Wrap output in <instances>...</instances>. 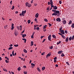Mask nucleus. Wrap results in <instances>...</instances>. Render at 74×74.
I'll return each mask as SVG.
<instances>
[{
  "mask_svg": "<svg viewBox=\"0 0 74 74\" xmlns=\"http://www.w3.org/2000/svg\"><path fill=\"white\" fill-rule=\"evenodd\" d=\"M44 53H42L41 55H44Z\"/></svg>",
  "mask_w": 74,
  "mask_h": 74,
  "instance_id": "obj_58",
  "label": "nucleus"
},
{
  "mask_svg": "<svg viewBox=\"0 0 74 74\" xmlns=\"http://www.w3.org/2000/svg\"><path fill=\"white\" fill-rule=\"evenodd\" d=\"M45 67L43 66L42 67V70L43 71V70H45Z\"/></svg>",
  "mask_w": 74,
  "mask_h": 74,
  "instance_id": "obj_20",
  "label": "nucleus"
},
{
  "mask_svg": "<svg viewBox=\"0 0 74 74\" xmlns=\"http://www.w3.org/2000/svg\"><path fill=\"white\" fill-rule=\"evenodd\" d=\"M17 28L18 30H19V26H17Z\"/></svg>",
  "mask_w": 74,
  "mask_h": 74,
  "instance_id": "obj_42",
  "label": "nucleus"
},
{
  "mask_svg": "<svg viewBox=\"0 0 74 74\" xmlns=\"http://www.w3.org/2000/svg\"><path fill=\"white\" fill-rule=\"evenodd\" d=\"M60 13V12L59 11L56 10V13H54L52 14V16H53V15H55V16H56L58 15L57 14H59Z\"/></svg>",
  "mask_w": 74,
  "mask_h": 74,
  "instance_id": "obj_1",
  "label": "nucleus"
},
{
  "mask_svg": "<svg viewBox=\"0 0 74 74\" xmlns=\"http://www.w3.org/2000/svg\"><path fill=\"white\" fill-rule=\"evenodd\" d=\"M31 64L32 66H35V65H34V64H33V63H31Z\"/></svg>",
  "mask_w": 74,
  "mask_h": 74,
  "instance_id": "obj_43",
  "label": "nucleus"
},
{
  "mask_svg": "<svg viewBox=\"0 0 74 74\" xmlns=\"http://www.w3.org/2000/svg\"><path fill=\"white\" fill-rule=\"evenodd\" d=\"M34 35H32V36H31V38H34Z\"/></svg>",
  "mask_w": 74,
  "mask_h": 74,
  "instance_id": "obj_50",
  "label": "nucleus"
},
{
  "mask_svg": "<svg viewBox=\"0 0 74 74\" xmlns=\"http://www.w3.org/2000/svg\"><path fill=\"white\" fill-rule=\"evenodd\" d=\"M61 33L62 34H64V31L63 30H61Z\"/></svg>",
  "mask_w": 74,
  "mask_h": 74,
  "instance_id": "obj_11",
  "label": "nucleus"
},
{
  "mask_svg": "<svg viewBox=\"0 0 74 74\" xmlns=\"http://www.w3.org/2000/svg\"><path fill=\"white\" fill-rule=\"evenodd\" d=\"M12 1H11L10 2V3L11 5H12Z\"/></svg>",
  "mask_w": 74,
  "mask_h": 74,
  "instance_id": "obj_54",
  "label": "nucleus"
},
{
  "mask_svg": "<svg viewBox=\"0 0 74 74\" xmlns=\"http://www.w3.org/2000/svg\"><path fill=\"white\" fill-rule=\"evenodd\" d=\"M48 39L49 41H51V35H49L48 37Z\"/></svg>",
  "mask_w": 74,
  "mask_h": 74,
  "instance_id": "obj_4",
  "label": "nucleus"
},
{
  "mask_svg": "<svg viewBox=\"0 0 74 74\" xmlns=\"http://www.w3.org/2000/svg\"><path fill=\"white\" fill-rule=\"evenodd\" d=\"M74 39V36L73 35L72 36V40H73Z\"/></svg>",
  "mask_w": 74,
  "mask_h": 74,
  "instance_id": "obj_48",
  "label": "nucleus"
},
{
  "mask_svg": "<svg viewBox=\"0 0 74 74\" xmlns=\"http://www.w3.org/2000/svg\"><path fill=\"white\" fill-rule=\"evenodd\" d=\"M14 8H15V7L14 6H13L12 7V8L11 9V10H13L14 9Z\"/></svg>",
  "mask_w": 74,
  "mask_h": 74,
  "instance_id": "obj_37",
  "label": "nucleus"
},
{
  "mask_svg": "<svg viewBox=\"0 0 74 74\" xmlns=\"http://www.w3.org/2000/svg\"><path fill=\"white\" fill-rule=\"evenodd\" d=\"M62 22L64 25L66 24V20H64V21H62Z\"/></svg>",
  "mask_w": 74,
  "mask_h": 74,
  "instance_id": "obj_13",
  "label": "nucleus"
},
{
  "mask_svg": "<svg viewBox=\"0 0 74 74\" xmlns=\"http://www.w3.org/2000/svg\"><path fill=\"white\" fill-rule=\"evenodd\" d=\"M55 66H56V67H58V65L56 64L55 65Z\"/></svg>",
  "mask_w": 74,
  "mask_h": 74,
  "instance_id": "obj_57",
  "label": "nucleus"
},
{
  "mask_svg": "<svg viewBox=\"0 0 74 74\" xmlns=\"http://www.w3.org/2000/svg\"><path fill=\"white\" fill-rule=\"evenodd\" d=\"M3 71H6V72H7V71H8L7 70H6L5 69H4V68L3 69Z\"/></svg>",
  "mask_w": 74,
  "mask_h": 74,
  "instance_id": "obj_30",
  "label": "nucleus"
},
{
  "mask_svg": "<svg viewBox=\"0 0 74 74\" xmlns=\"http://www.w3.org/2000/svg\"><path fill=\"white\" fill-rule=\"evenodd\" d=\"M23 67H24V68H26V66L24 65L23 66Z\"/></svg>",
  "mask_w": 74,
  "mask_h": 74,
  "instance_id": "obj_64",
  "label": "nucleus"
},
{
  "mask_svg": "<svg viewBox=\"0 0 74 74\" xmlns=\"http://www.w3.org/2000/svg\"><path fill=\"white\" fill-rule=\"evenodd\" d=\"M5 62L6 63H9V62L8 61H7V60H5Z\"/></svg>",
  "mask_w": 74,
  "mask_h": 74,
  "instance_id": "obj_53",
  "label": "nucleus"
},
{
  "mask_svg": "<svg viewBox=\"0 0 74 74\" xmlns=\"http://www.w3.org/2000/svg\"><path fill=\"white\" fill-rule=\"evenodd\" d=\"M14 29V27H12L11 28V29L12 30H13V29Z\"/></svg>",
  "mask_w": 74,
  "mask_h": 74,
  "instance_id": "obj_40",
  "label": "nucleus"
},
{
  "mask_svg": "<svg viewBox=\"0 0 74 74\" xmlns=\"http://www.w3.org/2000/svg\"><path fill=\"white\" fill-rule=\"evenodd\" d=\"M30 22H31V21L30 20H28L27 21V22L28 23V24H29V23H30Z\"/></svg>",
  "mask_w": 74,
  "mask_h": 74,
  "instance_id": "obj_35",
  "label": "nucleus"
},
{
  "mask_svg": "<svg viewBox=\"0 0 74 74\" xmlns=\"http://www.w3.org/2000/svg\"><path fill=\"white\" fill-rule=\"evenodd\" d=\"M10 47H12V44H11L10 45Z\"/></svg>",
  "mask_w": 74,
  "mask_h": 74,
  "instance_id": "obj_60",
  "label": "nucleus"
},
{
  "mask_svg": "<svg viewBox=\"0 0 74 74\" xmlns=\"http://www.w3.org/2000/svg\"><path fill=\"white\" fill-rule=\"evenodd\" d=\"M36 29L37 30H39L40 28H39V27H37Z\"/></svg>",
  "mask_w": 74,
  "mask_h": 74,
  "instance_id": "obj_51",
  "label": "nucleus"
},
{
  "mask_svg": "<svg viewBox=\"0 0 74 74\" xmlns=\"http://www.w3.org/2000/svg\"><path fill=\"white\" fill-rule=\"evenodd\" d=\"M62 27H61L59 29L60 30H62Z\"/></svg>",
  "mask_w": 74,
  "mask_h": 74,
  "instance_id": "obj_47",
  "label": "nucleus"
},
{
  "mask_svg": "<svg viewBox=\"0 0 74 74\" xmlns=\"http://www.w3.org/2000/svg\"><path fill=\"white\" fill-rule=\"evenodd\" d=\"M50 2L51 5H53V2L52 1V0H50Z\"/></svg>",
  "mask_w": 74,
  "mask_h": 74,
  "instance_id": "obj_10",
  "label": "nucleus"
},
{
  "mask_svg": "<svg viewBox=\"0 0 74 74\" xmlns=\"http://www.w3.org/2000/svg\"><path fill=\"white\" fill-rule=\"evenodd\" d=\"M53 38H56V37L55 35H53L52 36Z\"/></svg>",
  "mask_w": 74,
  "mask_h": 74,
  "instance_id": "obj_15",
  "label": "nucleus"
},
{
  "mask_svg": "<svg viewBox=\"0 0 74 74\" xmlns=\"http://www.w3.org/2000/svg\"><path fill=\"white\" fill-rule=\"evenodd\" d=\"M66 63L67 64H68V66H70V64H69V62H66Z\"/></svg>",
  "mask_w": 74,
  "mask_h": 74,
  "instance_id": "obj_41",
  "label": "nucleus"
},
{
  "mask_svg": "<svg viewBox=\"0 0 74 74\" xmlns=\"http://www.w3.org/2000/svg\"><path fill=\"white\" fill-rule=\"evenodd\" d=\"M12 54L13 56H15V55L14 54V51H13L12 52Z\"/></svg>",
  "mask_w": 74,
  "mask_h": 74,
  "instance_id": "obj_32",
  "label": "nucleus"
},
{
  "mask_svg": "<svg viewBox=\"0 0 74 74\" xmlns=\"http://www.w3.org/2000/svg\"><path fill=\"white\" fill-rule=\"evenodd\" d=\"M61 36H62V38H63L65 39V36H64V35L62 34V35H61Z\"/></svg>",
  "mask_w": 74,
  "mask_h": 74,
  "instance_id": "obj_18",
  "label": "nucleus"
},
{
  "mask_svg": "<svg viewBox=\"0 0 74 74\" xmlns=\"http://www.w3.org/2000/svg\"><path fill=\"white\" fill-rule=\"evenodd\" d=\"M13 48L12 47H10L8 48V50H10V49H12Z\"/></svg>",
  "mask_w": 74,
  "mask_h": 74,
  "instance_id": "obj_29",
  "label": "nucleus"
},
{
  "mask_svg": "<svg viewBox=\"0 0 74 74\" xmlns=\"http://www.w3.org/2000/svg\"><path fill=\"white\" fill-rule=\"evenodd\" d=\"M17 70H18V71H20V70H21V67H18V69H17Z\"/></svg>",
  "mask_w": 74,
  "mask_h": 74,
  "instance_id": "obj_19",
  "label": "nucleus"
},
{
  "mask_svg": "<svg viewBox=\"0 0 74 74\" xmlns=\"http://www.w3.org/2000/svg\"><path fill=\"white\" fill-rule=\"evenodd\" d=\"M47 25H46L45 26H44L43 27V29H45V28L47 27Z\"/></svg>",
  "mask_w": 74,
  "mask_h": 74,
  "instance_id": "obj_17",
  "label": "nucleus"
},
{
  "mask_svg": "<svg viewBox=\"0 0 74 74\" xmlns=\"http://www.w3.org/2000/svg\"><path fill=\"white\" fill-rule=\"evenodd\" d=\"M65 33L67 34V30L65 31Z\"/></svg>",
  "mask_w": 74,
  "mask_h": 74,
  "instance_id": "obj_55",
  "label": "nucleus"
},
{
  "mask_svg": "<svg viewBox=\"0 0 74 74\" xmlns=\"http://www.w3.org/2000/svg\"><path fill=\"white\" fill-rule=\"evenodd\" d=\"M48 5H50V4H51V3H50V2L48 1Z\"/></svg>",
  "mask_w": 74,
  "mask_h": 74,
  "instance_id": "obj_52",
  "label": "nucleus"
},
{
  "mask_svg": "<svg viewBox=\"0 0 74 74\" xmlns=\"http://www.w3.org/2000/svg\"><path fill=\"white\" fill-rule=\"evenodd\" d=\"M18 44H17L16 45H14V47H18Z\"/></svg>",
  "mask_w": 74,
  "mask_h": 74,
  "instance_id": "obj_31",
  "label": "nucleus"
},
{
  "mask_svg": "<svg viewBox=\"0 0 74 74\" xmlns=\"http://www.w3.org/2000/svg\"><path fill=\"white\" fill-rule=\"evenodd\" d=\"M71 27H72V28H74V24H72V25H71Z\"/></svg>",
  "mask_w": 74,
  "mask_h": 74,
  "instance_id": "obj_22",
  "label": "nucleus"
},
{
  "mask_svg": "<svg viewBox=\"0 0 74 74\" xmlns=\"http://www.w3.org/2000/svg\"><path fill=\"white\" fill-rule=\"evenodd\" d=\"M20 30H22V25L20 26Z\"/></svg>",
  "mask_w": 74,
  "mask_h": 74,
  "instance_id": "obj_36",
  "label": "nucleus"
},
{
  "mask_svg": "<svg viewBox=\"0 0 74 74\" xmlns=\"http://www.w3.org/2000/svg\"><path fill=\"white\" fill-rule=\"evenodd\" d=\"M45 40H46V39H44L43 40V41L42 42H44L45 41Z\"/></svg>",
  "mask_w": 74,
  "mask_h": 74,
  "instance_id": "obj_45",
  "label": "nucleus"
},
{
  "mask_svg": "<svg viewBox=\"0 0 74 74\" xmlns=\"http://www.w3.org/2000/svg\"><path fill=\"white\" fill-rule=\"evenodd\" d=\"M37 19L36 18H35V22H36V21H37Z\"/></svg>",
  "mask_w": 74,
  "mask_h": 74,
  "instance_id": "obj_63",
  "label": "nucleus"
},
{
  "mask_svg": "<svg viewBox=\"0 0 74 74\" xmlns=\"http://www.w3.org/2000/svg\"><path fill=\"white\" fill-rule=\"evenodd\" d=\"M61 56H62V57H63V56H64V55L63 53H62Z\"/></svg>",
  "mask_w": 74,
  "mask_h": 74,
  "instance_id": "obj_24",
  "label": "nucleus"
},
{
  "mask_svg": "<svg viewBox=\"0 0 74 74\" xmlns=\"http://www.w3.org/2000/svg\"><path fill=\"white\" fill-rule=\"evenodd\" d=\"M69 41H71V40H72V37L71 36L69 38Z\"/></svg>",
  "mask_w": 74,
  "mask_h": 74,
  "instance_id": "obj_28",
  "label": "nucleus"
},
{
  "mask_svg": "<svg viewBox=\"0 0 74 74\" xmlns=\"http://www.w3.org/2000/svg\"><path fill=\"white\" fill-rule=\"evenodd\" d=\"M14 34L15 35V36H17V35H18V32H17V31H15L14 32Z\"/></svg>",
  "mask_w": 74,
  "mask_h": 74,
  "instance_id": "obj_7",
  "label": "nucleus"
},
{
  "mask_svg": "<svg viewBox=\"0 0 74 74\" xmlns=\"http://www.w3.org/2000/svg\"><path fill=\"white\" fill-rule=\"evenodd\" d=\"M37 69L38 70V71H39V72H40V69L39 68H37Z\"/></svg>",
  "mask_w": 74,
  "mask_h": 74,
  "instance_id": "obj_33",
  "label": "nucleus"
},
{
  "mask_svg": "<svg viewBox=\"0 0 74 74\" xmlns=\"http://www.w3.org/2000/svg\"><path fill=\"white\" fill-rule=\"evenodd\" d=\"M56 21H58V22H60L61 21V20H60V18H57L56 19Z\"/></svg>",
  "mask_w": 74,
  "mask_h": 74,
  "instance_id": "obj_5",
  "label": "nucleus"
},
{
  "mask_svg": "<svg viewBox=\"0 0 74 74\" xmlns=\"http://www.w3.org/2000/svg\"><path fill=\"white\" fill-rule=\"evenodd\" d=\"M15 14H18V12L16 11L15 12Z\"/></svg>",
  "mask_w": 74,
  "mask_h": 74,
  "instance_id": "obj_59",
  "label": "nucleus"
},
{
  "mask_svg": "<svg viewBox=\"0 0 74 74\" xmlns=\"http://www.w3.org/2000/svg\"><path fill=\"white\" fill-rule=\"evenodd\" d=\"M25 5L26 7H32V5L29 3H28V2H26L25 3Z\"/></svg>",
  "mask_w": 74,
  "mask_h": 74,
  "instance_id": "obj_2",
  "label": "nucleus"
},
{
  "mask_svg": "<svg viewBox=\"0 0 74 74\" xmlns=\"http://www.w3.org/2000/svg\"><path fill=\"white\" fill-rule=\"evenodd\" d=\"M26 36V34H23L22 35V37L23 38H25V37Z\"/></svg>",
  "mask_w": 74,
  "mask_h": 74,
  "instance_id": "obj_16",
  "label": "nucleus"
},
{
  "mask_svg": "<svg viewBox=\"0 0 74 74\" xmlns=\"http://www.w3.org/2000/svg\"><path fill=\"white\" fill-rule=\"evenodd\" d=\"M48 25H49V27H51V24L50 23H48Z\"/></svg>",
  "mask_w": 74,
  "mask_h": 74,
  "instance_id": "obj_46",
  "label": "nucleus"
},
{
  "mask_svg": "<svg viewBox=\"0 0 74 74\" xmlns=\"http://www.w3.org/2000/svg\"><path fill=\"white\" fill-rule=\"evenodd\" d=\"M61 43V41H59V42H57V45H59Z\"/></svg>",
  "mask_w": 74,
  "mask_h": 74,
  "instance_id": "obj_23",
  "label": "nucleus"
},
{
  "mask_svg": "<svg viewBox=\"0 0 74 74\" xmlns=\"http://www.w3.org/2000/svg\"><path fill=\"white\" fill-rule=\"evenodd\" d=\"M52 11L53 12H54L56 13V10H52Z\"/></svg>",
  "mask_w": 74,
  "mask_h": 74,
  "instance_id": "obj_38",
  "label": "nucleus"
},
{
  "mask_svg": "<svg viewBox=\"0 0 74 74\" xmlns=\"http://www.w3.org/2000/svg\"><path fill=\"white\" fill-rule=\"evenodd\" d=\"M24 73L25 74H27V72H26V71H25L24 72Z\"/></svg>",
  "mask_w": 74,
  "mask_h": 74,
  "instance_id": "obj_39",
  "label": "nucleus"
},
{
  "mask_svg": "<svg viewBox=\"0 0 74 74\" xmlns=\"http://www.w3.org/2000/svg\"><path fill=\"white\" fill-rule=\"evenodd\" d=\"M44 21L45 22H48V20H47V19L46 18H45L44 19Z\"/></svg>",
  "mask_w": 74,
  "mask_h": 74,
  "instance_id": "obj_34",
  "label": "nucleus"
},
{
  "mask_svg": "<svg viewBox=\"0 0 74 74\" xmlns=\"http://www.w3.org/2000/svg\"><path fill=\"white\" fill-rule=\"evenodd\" d=\"M38 15H39V14H38V13H36V14L35 15V17L36 18H37L38 17Z\"/></svg>",
  "mask_w": 74,
  "mask_h": 74,
  "instance_id": "obj_9",
  "label": "nucleus"
},
{
  "mask_svg": "<svg viewBox=\"0 0 74 74\" xmlns=\"http://www.w3.org/2000/svg\"><path fill=\"white\" fill-rule=\"evenodd\" d=\"M71 23H72V21H71L69 22V23H68V24L70 25Z\"/></svg>",
  "mask_w": 74,
  "mask_h": 74,
  "instance_id": "obj_25",
  "label": "nucleus"
},
{
  "mask_svg": "<svg viewBox=\"0 0 74 74\" xmlns=\"http://www.w3.org/2000/svg\"><path fill=\"white\" fill-rule=\"evenodd\" d=\"M31 46H32L34 45V44H33V41H31Z\"/></svg>",
  "mask_w": 74,
  "mask_h": 74,
  "instance_id": "obj_26",
  "label": "nucleus"
},
{
  "mask_svg": "<svg viewBox=\"0 0 74 74\" xmlns=\"http://www.w3.org/2000/svg\"><path fill=\"white\" fill-rule=\"evenodd\" d=\"M26 11H23L22 12V15H23V16H25V13H26Z\"/></svg>",
  "mask_w": 74,
  "mask_h": 74,
  "instance_id": "obj_3",
  "label": "nucleus"
},
{
  "mask_svg": "<svg viewBox=\"0 0 74 74\" xmlns=\"http://www.w3.org/2000/svg\"><path fill=\"white\" fill-rule=\"evenodd\" d=\"M66 42H67L69 41V37H67L66 39L65 40Z\"/></svg>",
  "mask_w": 74,
  "mask_h": 74,
  "instance_id": "obj_12",
  "label": "nucleus"
},
{
  "mask_svg": "<svg viewBox=\"0 0 74 74\" xmlns=\"http://www.w3.org/2000/svg\"><path fill=\"white\" fill-rule=\"evenodd\" d=\"M23 51L25 53H27V50H26V49H24Z\"/></svg>",
  "mask_w": 74,
  "mask_h": 74,
  "instance_id": "obj_21",
  "label": "nucleus"
},
{
  "mask_svg": "<svg viewBox=\"0 0 74 74\" xmlns=\"http://www.w3.org/2000/svg\"><path fill=\"white\" fill-rule=\"evenodd\" d=\"M12 25L11 26V27H14V24L12 23Z\"/></svg>",
  "mask_w": 74,
  "mask_h": 74,
  "instance_id": "obj_56",
  "label": "nucleus"
},
{
  "mask_svg": "<svg viewBox=\"0 0 74 74\" xmlns=\"http://www.w3.org/2000/svg\"><path fill=\"white\" fill-rule=\"evenodd\" d=\"M22 40H24V41L26 40V39H25L24 38H23Z\"/></svg>",
  "mask_w": 74,
  "mask_h": 74,
  "instance_id": "obj_62",
  "label": "nucleus"
},
{
  "mask_svg": "<svg viewBox=\"0 0 74 74\" xmlns=\"http://www.w3.org/2000/svg\"><path fill=\"white\" fill-rule=\"evenodd\" d=\"M59 3L60 4H62V1H59Z\"/></svg>",
  "mask_w": 74,
  "mask_h": 74,
  "instance_id": "obj_49",
  "label": "nucleus"
},
{
  "mask_svg": "<svg viewBox=\"0 0 74 74\" xmlns=\"http://www.w3.org/2000/svg\"><path fill=\"white\" fill-rule=\"evenodd\" d=\"M53 46H52L50 47L49 49H53Z\"/></svg>",
  "mask_w": 74,
  "mask_h": 74,
  "instance_id": "obj_27",
  "label": "nucleus"
},
{
  "mask_svg": "<svg viewBox=\"0 0 74 74\" xmlns=\"http://www.w3.org/2000/svg\"><path fill=\"white\" fill-rule=\"evenodd\" d=\"M51 53H49L48 54H47L46 56V58H48V56H51Z\"/></svg>",
  "mask_w": 74,
  "mask_h": 74,
  "instance_id": "obj_6",
  "label": "nucleus"
},
{
  "mask_svg": "<svg viewBox=\"0 0 74 74\" xmlns=\"http://www.w3.org/2000/svg\"><path fill=\"white\" fill-rule=\"evenodd\" d=\"M56 59H57V57H55L54 58V60H56Z\"/></svg>",
  "mask_w": 74,
  "mask_h": 74,
  "instance_id": "obj_61",
  "label": "nucleus"
},
{
  "mask_svg": "<svg viewBox=\"0 0 74 74\" xmlns=\"http://www.w3.org/2000/svg\"><path fill=\"white\" fill-rule=\"evenodd\" d=\"M53 9L54 10H57V9H58V7L56 6H55L53 7Z\"/></svg>",
  "mask_w": 74,
  "mask_h": 74,
  "instance_id": "obj_14",
  "label": "nucleus"
},
{
  "mask_svg": "<svg viewBox=\"0 0 74 74\" xmlns=\"http://www.w3.org/2000/svg\"><path fill=\"white\" fill-rule=\"evenodd\" d=\"M63 53V51H59L58 52V54H61V53Z\"/></svg>",
  "mask_w": 74,
  "mask_h": 74,
  "instance_id": "obj_8",
  "label": "nucleus"
},
{
  "mask_svg": "<svg viewBox=\"0 0 74 74\" xmlns=\"http://www.w3.org/2000/svg\"><path fill=\"white\" fill-rule=\"evenodd\" d=\"M7 25H5L4 26V28L5 29H7Z\"/></svg>",
  "mask_w": 74,
  "mask_h": 74,
  "instance_id": "obj_44",
  "label": "nucleus"
}]
</instances>
